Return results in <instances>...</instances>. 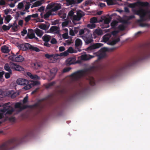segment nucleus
Listing matches in <instances>:
<instances>
[{"label":"nucleus","mask_w":150,"mask_h":150,"mask_svg":"<svg viewBox=\"0 0 150 150\" xmlns=\"http://www.w3.org/2000/svg\"><path fill=\"white\" fill-rule=\"evenodd\" d=\"M55 83L54 81H53L50 83H49L47 84L46 86V88H49L51 86L54 85Z\"/></svg>","instance_id":"nucleus-37"},{"label":"nucleus","mask_w":150,"mask_h":150,"mask_svg":"<svg viewBox=\"0 0 150 150\" xmlns=\"http://www.w3.org/2000/svg\"><path fill=\"white\" fill-rule=\"evenodd\" d=\"M34 32L37 36L39 37H41L44 33L42 30L37 28L35 29Z\"/></svg>","instance_id":"nucleus-22"},{"label":"nucleus","mask_w":150,"mask_h":150,"mask_svg":"<svg viewBox=\"0 0 150 150\" xmlns=\"http://www.w3.org/2000/svg\"><path fill=\"white\" fill-rule=\"evenodd\" d=\"M106 1L108 5H112L114 4L112 0H106Z\"/></svg>","instance_id":"nucleus-44"},{"label":"nucleus","mask_w":150,"mask_h":150,"mask_svg":"<svg viewBox=\"0 0 150 150\" xmlns=\"http://www.w3.org/2000/svg\"><path fill=\"white\" fill-rule=\"evenodd\" d=\"M50 42L52 44H56L57 43V42L55 39L53 38L51 40Z\"/></svg>","instance_id":"nucleus-56"},{"label":"nucleus","mask_w":150,"mask_h":150,"mask_svg":"<svg viewBox=\"0 0 150 150\" xmlns=\"http://www.w3.org/2000/svg\"><path fill=\"white\" fill-rule=\"evenodd\" d=\"M120 41V39L119 38H117L112 41L111 43H110V44L112 45H115L117 43Z\"/></svg>","instance_id":"nucleus-42"},{"label":"nucleus","mask_w":150,"mask_h":150,"mask_svg":"<svg viewBox=\"0 0 150 150\" xmlns=\"http://www.w3.org/2000/svg\"><path fill=\"white\" fill-rule=\"evenodd\" d=\"M79 30V27H74L73 29H70L69 35L71 36H74L75 34L77 33Z\"/></svg>","instance_id":"nucleus-20"},{"label":"nucleus","mask_w":150,"mask_h":150,"mask_svg":"<svg viewBox=\"0 0 150 150\" xmlns=\"http://www.w3.org/2000/svg\"><path fill=\"white\" fill-rule=\"evenodd\" d=\"M91 24H88L87 25L88 28L90 29H93L96 27V25L93 23H91Z\"/></svg>","instance_id":"nucleus-39"},{"label":"nucleus","mask_w":150,"mask_h":150,"mask_svg":"<svg viewBox=\"0 0 150 150\" xmlns=\"http://www.w3.org/2000/svg\"><path fill=\"white\" fill-rule=\"evenodd\" d=\"M94 57V56L84 54L81 55L80 57H79V58L81 60L87 61L90 59H91L93 58Z\"/></svg>","instance_id":"nucleus-14"},{"label":"nucleus","mask_w":150,"mask_h":150,"mask_svg":"<svg viewBox=\"0 0 150 150\" xmlns=\"http://www.w3.org/2000/svg\"><path fill=\"white\" fill-rule=\"evenodd\" d=\"M73 19L74 20L79 21L81 19V18L77 15H74L73 16Z\"/></svg>","instance_id":"nucleus-52"},{"label":"nucleus","mask_w":150,"mask_h":150,"mask_svg":"<svg viewBox=\"0 0 150 150\" xmlns=\"http://www.w3.org/2000/svg\"><path fill=\"white\" fill-rule=\"evenodd\" d=\"M74 12L73 11H72L71 10V11H70L69 13H68V16H70V17H71L72 16H73V15L74 14Z\"/></svg>","instance_id":"nucleus-59"},{"label":"nucleus","mask_w":150,"mask_h":150,"mask_svg":"<svg viewBox=\"0 0 150 150\" xmlns=\"http://www.w3.org/2000/svg\"><path fill=\"white\" fill-rule=\"evenodd\" d=\"M11 9H7L4 10V13L6 15H7V14L9 13L11 11Z\"/></svg>","instance_id":"nucleus-60"},{"label":"nucleus","mask_w":150,"mask_h":150,"mask_svg":"<svg viewBox=\"0 0 150 150\" xmlns=\"http://www.w3.org/2000/svg\"><path fill=\"white\" fill-rule=\"evenodd\" d=\"M127 19L128 20H129L135 18V17L134 15H131L129 16H127Z\"/></svg>","instance_id":"nucleus-58"},{"label":"nucleus","mask_w":150,"mask_h":150,"mask_svg":"<svg viewBox=\"0 0 150 150\" xmlns=\"http://www.w3.org/2000/svg\"><path fill=\"white\" fill-rule=\"evenodd\" d=\"M54 15V14L52 13V11H50L48 12H47L44 15V18L45 19H47L51 15Z\"/></svg>","instance_id":"nucleus-29"},{"label":"nucleus","mask_w":150,"mask_h":150,"mask_svg":"<svg viewBox=\"0 0 150 150\" xmlns=\"http://www.w3.org/2000/svg\"><path fill=\"white\" fill-rule=\"evenodd\" d=\"M59 27L56 26H53L51 27L50 29V31L52 32H55L56 33H59Z\"/></svg>","instance_id":"nucleus-24"},{"label":"nucleus","mask_w":150,"mask_h":150,"mask_svg":"<svg viewBox=\"0 0 150 150\" xmlns=\"http://www.w3.org/2000/svg\"><path fill=\"white\" fill-rule=\"evenodd\" d=\"M55 83L54 81H53L50 83H49L47 84L46 86V88H49L51 86L54 85Z\"/></svg>","instance_id":"nucleus-38"},{"label":"nucleus","mask_w":150,"mask_h":150,"mask_svg":"<svg viewBox=\"0 0 150 150\" xmlns=\"http://www.w3.org/2000/svg\"><path fill=\"white\" fill-rule=\"evenodd\" d=\"M5 73V72L3 71L0 72V81L1 82H3L4 81V79L3 78V75Z\"/></svg>","instance_id":"nucleus-40"},{"label":"nucleus","mask_w":150,"mask_h":150,"mask_svg":"<svg viewBox=\"0 0 150 150\" xmlns=\"http://www.w3.org/2000/svg\"><path fill=\"white\" fill-rule=\"evenodd\" d=\"M27 31L26 29H24L23 31L21 32V35L22 36H24L26 34Z\"/></svg>","instance_id":"nucleus-61"},{"label":"nucleus","mask_w":150,"mask_h":150,"mask_svg":"<svg viewBox=\"0 0 150 150\" xmlns=\"http://www.w3.org/2000/svg\"><path fill=\"white\" fill-rule=\"evenodd\" d=\"M94 33L98 35H101L103 34V32L101 29H97L95 30L94 32Z\"/></svg>","instance_id":"nucleus-35"},{"label":"nucleus","mask_w":150,"mask_h":150,"mask_svg":"<svg viewBox=\"0 0 150 150\" xmlns=\"http://www.w3.org/2000/svg\"><path fill=\"white\" fill-rule=\"evenodd\" d=\"M82 41L79 38L77 39L75 41V46L76 48L78 49L79 51H80L81 50L79 48L82 45Z\"/></svg>","instance_id":"nucleus-19"},{"label":"nucleus","mask_w":150,"mask_h":150,"mask_svg":"<svg viewBox=\"0 0 150 150\" xmlns=\"http://www.w3.org/2000/svg\"><path fill=\"white\" fill-rule=\"evenodd\" d=\"M74 50L72 47L69 48L67 50L63 52L60 53L59 54H50L48 53L45 54V57L47 59H50V61H52L51 62L54 63L60 57H65L67 56L69 53H74Z\"/></svg>","instance_id":"nucleus-2"},{"label":"nucleus","mask_w":150,"mask_h":150,"mask_svg":"<svg viewBox=\"0 0 150 150\" xmlns=\"http://www.w3.org/2000/svg\"><path fill=\"white\" fill-rule=\"evenodd\" d=\"M96 68L92 66L88 68L77 71L72 74L70 76L75 80L77 81L81 77L94 72L96 70Z\"/></svg>","instance_id":"nucleus-1"},{"label":"nucleus","mask_w":150,"mask_h":150,"mask_svg":"<svg viewBox=\"0 0 150 150\" xmlns=\"http://www.w3.org/2000/svg\"><path fill=\"white\" fill-rule=\"evenodd\" d=\"M32 66L34 69L37 70L41 68L42 67V65L40 62H37L33 63L32 64Z\"/></svg>","instance_id":"nucleus-16"},{"label":"nucleus","mask_w":150,"mask_h":150,"mask_svg":"<svg viewBox=\"0 0 150 150\" xmlns=\"http://www.w3.org/2000/svg\"><path fill=\"white\" fill-rule=\"evenodd\" d=\"M66 1L67 4L70 5L77 4L76 1V0H66Z\"/></svg>","instance_id":"nucleus-33"},{"label":"nucleus","mask_w":150,"mask_h":150,"mask_svg":"<svg viewBox=\"0 0 150 150\" xmlns=\"http://www.w3.org/2000/svg\"><path fill=\"white\" fill-rule=\"evenodd\" d=\"M117 25V23L116 21H113L111 23V26L113 28H115Z\"/></svg>","instance_id":"nucleus-49"},{"label":"nucleus","mask_w":150,"mask_h":150,"mask_svg":"<svg viewBox=\"0 0 150 150\" xmlns=\"http://www.w3.org/2000/svg\"><path fill=\"white\" fill-rule=\"evenodd\" d=\"M69 23V21H65L62 23V25L63 26H66L68 25Z\"/></svg>","instance_id":"nucleus-63"},{"label":"nucleus","mask_w":150,"mask_h":150,"mask_svg":"<svg viewBox=\"0 0 150 150\" xmlns=\"http://www.w3.org/2000/svg\"><path fill=\"white\" fill-rule=\"evenodd\" d=\"M19 143V139L13 138L4 143L0 146V150H9L14 148Z\"/></svg>","instance_id":"nucleus-3"},{"label":"nucleus","mask_w":150,"mask_h":150,"mask_svg":"<svg viewBox=\"0 0 150 150\" xmlns=\"http://www.w3.org/2000/svg\"><path fill=\"white\" fill-rule=\"evenodd\" d=\"M59 16L63 19L65 18L66 17V14L65 13H59Z\"/></svg>","instance_id":"nucleus-45"},{"label":"nucleus","mask_w":150,"mask_h":150,"mask_svg":"<svg viewBox=\"0 0 150 150\" xmlns=\"http://www.w3.org/2000/svg\"><path fill=\"white\" fill-rule=\"evenodd\" d=\"M117 28L119 30L123 31L125 30V27L123 25H120L118 26Z\"/></svg>","instance_id":"nucleus-41"},{"label":"nucleus","mask_w":150,"mask_h":150,"mask_svg":"<svg viewBox=\"0 0 150 150\" xmlns=\"http://www.w3.org/2000/svg\"><path fill=\"white\" fill-rule=\"evenodd\" d=\"M23 6V4L22 3H19L18 5V8L19 9H21Z\"/></svg>","instance_id":"nucleus-54"},{"label":"nucleus","mask_w":150,"mask_h":150,"mask_svg":"<svg viewBox=\"0 0 150 150\" xmlns=\"http://www.w3.org/2000/svg\"><path fill=\"white\" fill-rule=\"evenodd\" d=\"M18 53L16 54H13L12 55L9 56L8 57L9 59L16 62H23L24 58L21 55H18Z\"/></svg>","instance_id":"nucleus-6"},{"label":"nucleus","mask_w":150,"mask_h":150,"mask_svg":"<svg viewBox=\"0 0 150 150\" xmlns=\"http://www.w3.org/2000/svg\"><path fill=\"white\" fill-rule=\"evenodd\" d=\"M12 73H10L9 72L8 73H6L5 75V77L6 79H8L10 77V75L12 74Z\"/></svg>","instance_id":"nucleus-50"},{"label":"nucleus","mask_w":150,"mask_h":150,"mask_svg":"<svg viewBox=\"0 0 150 150\" xmlns=\"http://www.w3.org/2000/svg\"><path fill=\"white\" fill-rule=\"evenodd\" d=\"M57 71V70L55 68H53L50 71V75L52 78H53Z\"/></svg>","instance_id":"nucleus-25"},{"label":"nucleus","mask_w":150,"mask_h":150,"mask_svg":"<svg viewBox=\"0 0 150 150\" xmlns=\"http://www.w3.org/2000/svg\"><path fill=\"white\" fill-rule=\"evenodd\" d=\"M107 50L106 48L103 47L101 48L98 52L95 53L96 55L98 57V59H100L105 57L106 55L105 52Z\"/></svg>","instance_id":"nucleus-8"},{"label":"nucleus","mask_w":150,"mask_h":150,"mask_svg":"<svg viewBox=\"0 0 150 150\" xmlns=\"http://www.w3.org/2000/svg\"><path fill=\"white\" fill-rule=\"evenodd\" d=\"M76 58L75 57H70L68 58L66 61V64L67 65H70L76 63Z\"/></svg>","instance_id":"nucleus-13"},{"label":"nucleus","mask_w":150,"mask_h":150,"mask_svg":"<svg viewBox=\"0 0 150 150\" xmlns=\"http://www.w3.org/2000/svg\"><path fill=\"white\" fill-rule=\"evenodd\" d=\"M81 38L83 40L86 44H88L91 43L93 41L92 34L90 31L85 35L82 36Z\"/></svg>","instance_id":"nucleus-7"},{"label":"nucleus","mask_w":150,"mask_h":150,"mask_svg":"<svg viewBox=\"0 0 150 150\" xmlns=\"http://www.w3.org/2000/svg\"><path fill=\"white\" fill-rule=\"evenodd\" d=\"M31 18L30 15H28L25 18L24 20L26 22H28L30 20Z\"/></svg>","instance_id":"nucleus-48"},{"label":"nucleus","mask_w":150,"mask_h":150,"mask_svg":"<svg viewBox=\"0 0 150 150\" xmlns=\"http://www.w3.org/2000/svg\"><path fill=\"white\" fill-rule=\"evenodd\" d=\"M28 97L27 96V95H26L25 98H24L23 101V103L24 104L26 103L28 101Z\"/></svg>","instance_id":"nucleus-53"},{"label":"nucleus","mask_w":150,"mask_h":150,"mask_svg":"<svg viewBox=\"0 0 150 150\" xmlns=\"http://www.w3.org/2000/svg\"><path fill=\"white\" fill-rule=\"evenodd\" d=\"M90 30L86 28L79 29V34L80 35V37L83 35H84L90 32Z\"/></svg>","instance_id":"nucleus-17"},{"label":"nucleus","mask_w":150,"mask_h":150,"mask_svg":"<svg viewBox=\"0 0 150 150\" xmlns=\"http://www.w3.org/2000/svg\"><path fill=\"white\" fill-rule=\"evenodd\" d=\"M40 84V83L39 81H32L31 83H29L28 85L25 86L23 88L25 90H28L34 86L39 85Z\"/></svg>","instance_id":"nucleus-11"},{"label":"nucleus","mask_w":150,"mask_h":150,"mask_svg":"<svg viewBox=\"0 0 150 150\" xmlns=\"http://www.w3.org/2000/svg\"><path fill=\"white\" fill-rule=\"evenodd\" d=\"M10 67L11 69L18 71H23L24 69L21 66L12 62H10Z\"/></svg>","instance_id":"nucleus-9"},{"label":"nucleus","mask_w":150,"mask_h":150,"mask_svg":"<svg viewBox=\"0 0 150 150\" xmlns=\"http://www.w3.org/2000/svg\"><path fill=\"white\" fill-rule=\"evenodd\" d=\"M43 40L45 42H49L51 38L50 36L45 34L42 38Z\"/></svg>","instance_id":"nucleus-26"},{"label":"nucleus","mask_w":150,"mask_h":150,"mask_svg":"<svg viewBox=\"0 0 150 150\" xmlns=\"http://www.w3.org/2000/svg\"><path fill=\"white\" fill-rule=\"evenodd\" d=\"M30 46L29 47V50L35 51L36 52H39L40 51L39 49L37 47L33 46L31 45L30 44Z\"/></svg>","instance_id":"nucleus-31"},{"label":"nucleus","mask_w":150,"mask_h":150,"mask_svg":"<svg viewBox=\"0 0 150 150\" xmlns=\"http://www.w3.org/2000/svg\"><path fill=\"white\" fill-rule=\"evenodd\" d=\"M41 4V2L40 1H38L35 2L34 5V7H37L40 5Z\"/></svg>","instance_id":"nucleus-62"},{"label":"nucleus","mask_w":150,"mask_h":150,"mask_svg":"<svg viewBox=\"0 0 150 150\" xmlns=\"http://www.w3.org/2000/svg\"><path fill=\"white\" fill-rule=\"evenodd\" d=\"M2 28L4 31H6L9 30L10 29V27H8V26L5 25H4L2 27Z\"/></svg>","instance_id":"nucleus-47"},{"label":"nucleus","mask_w":150,"mask_h":150,"mask_svg":"<svg viewBox=\"0 0 150 150\" xmlns=\"http://www.w3.org/2000/svg\"><path fill=\"white\" fill-rule=\"evenodd\" d=\"M30 44L28 43L22 44L19 45L18 47L22 51H26L28 49L29 50Z\"/></svg>","instance_id":"nucleus-15"},{"label":"nucleus","mask_w":150,"mask_h":150,"mask_svg":"<svg viewBox=\"0 0 150 150\" xmlns=\"http://www.w3.org/2000/svg\"><path fill=\"white\" fill-rule=\"evenodd\" d=\"M39 27L40 29L46 30L48 29L46 25L45 24H42L39 26Z\"/></svg>","instance_id":"nucleus-34"},{"label":"nucleus","mask_w":150,"mask_h":150,"mask_svg":"<svg viewBox=\"0 0 150 150\" xmlns=\"http://www.w3.org/2000/svg\"><path fill=\"white\" fill-rule=\"evenodd\" d=\"M103 45L100 43H96L89 46L86 49V51L88 52H91L93 50L98 48Z\"/></svg>","instance_id":"nucleus-10"},{"label":"nucleus","mask_w":150,"mask_h":150,"mask_svg":"<svg viewBox=\"0 0 150 150\" xmlns=\"http://www.w3.org/2000/svg\"><path fill=\"white\" fill-rule=\"evenodd\" d=\"M62 37L64 39H67L68 38L69 36L68 35V33H64L62 35Z\"/></svg>","instance_id":"nucleus-57"},{"label":"nucleus","mask_w":150,"mask_h":150,"mask_svg":"<svg viewBox=\"0 0 150 150\" xmlns=\"http://www.w3.org/2000/svg\"><path fill=\"white\" fill-rule=\"evenodd\" d=\"M27 36L28 38L30 39L34 38L35 37V34L34 33H31L30 34H28Z\"/></svg>","instance_id":"nucleus-43"},{"label":"nucleus","mask_w":150,"mask_h":150,"mask_svg":"<svg viewBox=\"0 0 150 150\" xmlns=\"http://www.w3.org/2000/svg\"><path fill=\"white\" fill-rule=\"evenodd\" d=\"M22 103L21 102H17L15 103V108H19L21 110H23L28 108H33L38 106V103H35L33 105H23L21 106Z\"/></svg>","instance_id":"nucleus-5"},{"label":"nucleus","mask_w":150,"mask_h":150,"mask_svg":"<svg viewBox=\"0 0 150 150\" xmlns=\"http://www.w3.org/2000/svg\"><path fill=\"white\" fill-rule=\"evenodd\" d=\"M71 69V67H67L64 68L63 70V72L65 73L69 71Z\"/></svg>","instance_id":"nucleus-51"},{"label":"nucleus","mask_w":150,"mask_h":150,"mask_svg":"<svg viewBox=\"0 0 150 150\" xmlns=\"http://www.w3.org/2000/svg\"><path fill=\"white\" fill-rule=\"evenodd\" d=\"M61 8V6L60 4H58L55 6L51 10L52 12L56 11L60 9Z\"/></svg>","instance_id":"nucleus-28"},{"label":"nucleus","mask_w":150,"mask_h":150,"mask_svg":"<svg viewBox=\"0 0 150 150\" xmlns=\"http://www.w3.org/2000/svg\"><path fill=\"white\" fill-rule=\"evenodd\" d=\"M141 27H149V25L147 23H140L139 25Z\"/></svg>","instance_id":"nucleus-55"},{"label":"nucleus","mask_w":150,"mask_h":150,"mask_svg":"<svg viewBox=\"0 0 150 150\" xmlns=\"http://www.w3.org/2000/svg\"><path fill=\"white\" fill-rule=\"evenodd\" d=\"M18 85L23 86H26L29 84V81L24 79L19 78L16 81Z\"/></svg>","instance_id":"nucleus-12"},{"label":"nucleus","mask_w":150,"mask_h":150,"mask_svg":"<svg viewBox=\"0 0 150 150\" xmlns=\"http://www.w3.org/2000/svg\"><path fill=\"white\" fill-rule=\"evenodd\" d=\"M90 21L91 23H93L94 24L98 22L97 18L95 17L91 18L90 19Z\"/></svg>","instance_id":"nucleus-32"},{"label":"nucleus","mask_w":150,"mask_h":150,"mask_svg":"<svg viewBox=\"0 0 150 150\" xmlns=\"http://www.w3.org/2000/svg\"><path fill=\"white\" fill-rule=\"evenodd\" d=\"M8 119L9 120L13 122H14L15 120V117H9L8 118Z\"/></svg>","instance_id":"nucleus-64"},{"label":"nucleus","mask_w":150,"mask_h":150,"mask_svg":"<svg viewBox=\"0 0 150 150\" xmlns=\"http://www.w3.org/2000/svg\"><path fill=\"white\" fill-rule=\"evenodd\" d=\"M4 69L6 71H8L10 73H12V71L10 67V64H9L8 63L6 64L4 66Z\"/></svg>","instance_id":"nucleus-27"},{"label":"nucleus","mask_w":150,"mask_h":150,"mask_svg":"<svg viewBox=\"0 0 150 150\" xmlns=\"http://www.w3.org/2000/svg\"><path fill=\"white\" fill-rule=\"evenodd\" d=\"M109 39V37L107 35H104L103 37V41L104 42H106L108 41Z\"/></svg>","instance_id":"nucleus-36"},{"label":"nucleus","mask_w":150,"mask_h":150,"mask_svg":"<svg viewBox=\"0 0 150 150\" xmlns=\"http://www.w3.org/2000/svg\"><path fill=\"white\" fill-rule=\"evenodd\" d=\"M11 16L10 15H7L5 18V23H8L11 20Z\"/></svg>","instance_id":"nucleus-30"},{"label":"nucleus","mask_w":150,"mask_h":150,"mask_svg":"<svg viewBox=\"0 0 150 150\" xmlns=\"http://www.w3.org/2000/svg\"><path fill=\"white\" fill-rule=\"evenodd\" d=\"M1 51L4 53H8L10 51L8 47L6 45H4L1 47Z\"/></svg>","instance_id":"nucleus-23"},{"label":"nucleus","mask_w":150,"mask_h":150,"mask_svg":"<svg viewBox=\"0 0 150 150\" xmlns=\"http://www.w3.org/2000/svg\"><path fill=\"white\" fill-rule=\"evenodd\" d=\"M110 22V20L108 18H107L104 20V24L108 25Z\"/></svg>","instance_id":"nucleus-46"},{"label":"nucleus","mask_w":150,"mask_h":150,"mask_svg":"<svg viewBox=\"0 0 150 150\" xmlns=\"http://www.w3.org/2000/svg\"><path fill=\"white\" fill-rule=\"evenodd\" d=\"M27 75L30 79L34 80H39L40 79V77L36 75H33L31 73L29 72L27 73Z\"/></svg>","instance_id":"nucleus-21"},{"label":"nucleus","mask_w":150,"mask_h":150,"mask_svg":"<svg viewBox=\"0 0 150 150\" xmlns=\"http://www.w3.org/2000/svg\"><path fill=\"white\" fill-rule=\"evenodd\" d=\"M86 79L89 81L90 84L91 86H93L95 85V83L94 79L91 75H88Z\"/></svg>","instance_id":"nucleus-18"},{"label":"nucleus","mask_w":150,"mask_h":150,"mask_svg":"<svg viewBox=\"0 0 150 150\" xmlns=\"http://www.w3.org/2000/svg\"><path fill=\"white\" fill-rule=\"evenodd\" d=\"M14 111V108L10 106L3 108L0 111V119L3 117H5L8 115L11 114Z\"/></svg>","instance_id":"nucleus-4"}]
</instances>
